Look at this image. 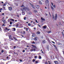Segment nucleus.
<instances>
[{"label": "nucleus", "mask_w": 64, "mask_h": 64, "mask_svg": "<svg viewBox=\"0 0 64 64\" xmlns=\"http://www.w3.org/2000/svg\"><path fill=\"white\" fill-rule=\"evenodd\" d=\"M25 10H27V11H29L30 10L28 8H22V13H23V11H25Z\"/></svg>", "instance_id": "obj_1"}, {"label": "nucleus", "mask_w": 64, "mask_h": 64, "mask_svg": "<svg viewBox=\"0 0 64 64\" xmlns=\"http://www.w3.org/2000/svg\"><path fill=\"white\" fill-rule=\"evenodd\" d=\"M32 46L34 48V51H36V49H37V47H36V46L33 45H32Z\"/></svg>", "instance_id": "obj_2"}, {"label": "nucleus", "mask_w": 64, "mask_h": 64, "mask_svg": "<svg viewBox=\"0 0 64 64\" xmlns=\"http://www.w3.org/2000/svg\"><path fill=\"white\" fill-rule=\"evenodd\" d=\"M55 20H56V19H57V14H55Z\"/></svg>", "instance_id": "obj_3"}, {"label": "nucleus", "mask_w": 64, "mask_h": 64, "mask_svg": "<svg viewBox=\"0 0 64 64\" xmlns=\"http://www.w3.org/2000/svg\"><path fill=\"white\" fill-rule=\"evenodd\" d=\"M8 9L10 11H11L12 10V7H8Z\"/></svg>", "instance_id": "obj_4"}, {"label": "nucleus", "mask_w": 64, "mask_h": 64, "mask_svg": "<svg viewBox=\"0 0 64 64\" xmlns=\"http://www.w3.org/2000/svg\"><path fill=\"white\" fill-rule=\"evenodd\" d=\"M30 4V5L31 6H32V7L34 9H35V7H34L33 5V4H31L30 3H29Z\"/></svg>", "instance_id": "obj_5"}, {"label": "nucleus", "mask_w": 64, "mask_h": 64, "mask_svg": "<svg viewBox=\"0 0 64 64\" xmlns=\"http://www.w3.org/2000/svg\"><path fill=\"white\" fill-rule=\"evenodd\" d=\"M43 28L44 29H46V28H47V26H43Z\"/></svg>", "instance_id": "obj_6"}, {"label": "nucleus", "mask_w": 64, "mask_h": 64, "mask_svg": "<svg viewBox=\"0 0 64 64\" xmlns=\"http://www.w3.org/2000/svg\"><path fill=\"white\" fill-rule=\"evenodd\" d=\"M54 62L56 64H58V61H55Z\"/></svg>", "instance_id": "obj_7"}, {"label": "nucleus", "mask_w": 64, "mask_h": 64, "mask_svg": "<svg viewBox=\"0 0 64 64\" xmlns=\"http://www.w3.org/2000/svg\"><path fill=\"white\" fill-rule=\"evenodd\" d=\"M9 38L10 39H11V40H13V39H12V37H11V35H10L9 36Z\"/></svg>", "instance_id": "obj_8"}, {"label": "nucleus", "mask_w": 64, "mask_h": 64, "mask_svg": "<svg viewBox=\"0 0 64 64\" xmlns=\"http://www.w3.org/2000/svg\"><path fill=\"white\" fill-rule=\"evenodd\" d=\"M36 8H37L38 9H39V6L38 5H37V6H36Z\"/></svg>", "instance_id": "obj_9"}, {"label": "nucleus", "mask_w": 64, "mask_h": 64, "mask_svg": "<svg viewBox=\"0 0 64 64\" xmlns=\"http://www.w3.org/2000/svg\"><path fill=\"white\" fill-rule=\"evenodd\" d=\"M37 39H38V38L37 37H35L34 38V40L35 41H36V40H37Z\"/></svg>", "instance_id": "obj_10"}, {"label": "nucleus", "mask_w": 64, "mask_h": 64, "mask_svg": "<svg viewBox=\"0 0 64 64\" xmlns=\"http://www.w3.org/2000/svg\"><path fill=\"white\" fill-rule=\"evenodd\" d=\"M42 43L44 44V43H45V40H44L42 41Z\"/></svg>", "instance_id": "obj_11"}, {"label": "nucleus", "mask_w": 64, "mask_h": 64, "mask_svg": "<svg viewBox=\"0 0 64 64\" xmlns=\"http://www.w3.org/2000/svg\"><path fill=\"white\" fill-rule=\"evenodd\" d=\"M39 3L41 5V4H42V2L41 1H40L39 2Z\"/></svg>", "instance_id": "obj_12"}, {"label": "nucleus", "mask_w": 64, "mask_h": 64, "mask_svg": "<svg viewBox=\"0 0 64 64\" xmlns=\"http://www.w3.org/2000/svg\"><path fill=\"white\" fill-rule=\"evenodd\" d=\"M32 37H34V36H35V34H32Z\"/></svg>", "instance_id": "obj_13"}, {"label": "nucleus", "mask_w": 64, "mask_h": 64, "mask_svg": "<svg viewBox=\"0 0 64 64\" xmlns=\"http://www.w3.org/2000/svg\"><path fill=\"white\" fill-rule=\"evenodd\" d=\"M41 19L42 20H43L44 21H45V20L42 18H41Z\"/></svg>", "instance_id": "obj_14"}, {"label": "nucleus", "mask_w": 64, "mask_h": 64, "mask_svg": "<svg viewBox=\"0 0 64 64\" xmlns=\"http://www.w3.org/2000/svg\"><path fill=\"white\" fill-rule=\"evenodd\" d=\"M13 38H14V39L15 40H17V38H15V37H14Z\"/></svg>", "instance_id": "obj_15"}, {"label": "nucleus", "mask_w": 64, "mask_h": 64, "mask_svg": "<svg viewBox=\"0 0 64 64\" xmlns=\"http://www.w3.org/2000/svg\"><path fill=\"white\" fill-rule=\"evenodd\" d=\"M51 8L52 10H54V8L52 7V6H51Z\"/></svg>", "instance_id": "obj_16"}, {"label": "nucleus", "mask_w": 64, "mask_h": 64, "mask_svg": "<svg viewBox=\"0 0 64 64\" xmlns=\"http://www.w3.org/2000/svg\"><path fill=\"white\" fill-rule=\"evenodd\" d=\"M28 14L29 15H31V14H32V13L31 12H29Z\"/></svg>", "instance_id": "obj_17"}, {"label": "nucleus", "mask_w": 64, "mask_h": 64, "mask_svg": "<svg viewBox=\"0 0 64 64\" xmlns=\"http://www.w3.org/2000/svg\"><path fill=\"white\" fill-rule=\"evenodd\" d=\"M36 34H40V32H37Z\"/></svg>", "instance_id": "obj_18"}, {"label": "nucleus", "mask_w": 64, "mask_h": 64, "mask_svg": "<svg viewBox=\"0 0 64 64\" xmlns=\"http://www.w3.org/2000/svg\"><path fill=\"white\" fill-rule=\"evenodd\" d=\"M48 33H51V31H49L48 32Z\"/></svg>", "instance_id": "obj_19"}, {"label": "nucleus", "mask_w": 64, "mask_h": 64, "mask_svg": "<svg viewBox=\"0 0 64 64\" xmlns=\"http://www.w3.org/2000/svg\"><path fill=\"white\" fill-rule=\"evenodd\" d=\"M28 26H31V24H30V23H28Z\"/></svg>", "instance_id": "obj_20"}, {"label": "nucleus", "mask_w": 64, "mask_h": 64, "mask_svg": "<svg viewBox=\"0 0 64 64\" xmlns=\"http://www.w3.org/2000/svg\"><path fill=\"white\" fill-rule=\"evenodd\" d=\"M52 18L53 19H54V18H55V17H54V15H52Z\"/></svg>", "instance_id": "obj_21"}, {"label": "nucleus", "mask_w": 64, "mask_h": 64, "mask_svg": "<svg viewBox=\"0 0 64 64\" xmlns=\"http://www.w3.org/2000/svg\"><path fill=\"white\" fill-rule=\"evenodd\" d=\"M11 21H12L14 22V19H11L10 20Z\"/></svg>", "instance_id": "obj_22"}, {"label": "nucleus", "mask_w": 64, "mask_h": 64, "mask_svg": "<svg viewBox=\"0 0 64 64\" xmlns=\"http://www.w3.org/2000/svg\"><path fill=\"white\" fill-rule=\"evenodd\" d=\"M6 30H10L8 29L7 28H6Z\"/></svg>", "instance_id": "obj_23"}, {"label": "nucleus", "mask_w": 64, "mask_h": 64, "mask_svg": "<svg viewBox=\"0 0 64 64\" xmlns=\"http://www.w3.org/2000/svg\"><path fill=\"white\" fill-rule=\"evenodd\" d=\"M53 45L54 46V48H56V49L57 48L56 47V46H55L54 45Z\"/></svg>", "instance_id": "obj_24"}, {"label": "nucleus", "mask_w": 64, "mask_h": 64, "mask_svg": "<svg viewBox=\"0 0 64 64\" xmlns=\"http://www.w3.org/2000/svg\"><path fill=\"white\" fill-rule=\"evenodd\" d=\"M18 25H19V24H17L16 25V26L18 27Z\"/></svg>", "instance_id": "obj_25"}, {"label": "nucleus", "mask_w": 64, "mask_h": 64, "mask_svg": "<svg viewBox=\"0 0 64 64\" xmlns=\"http://www.w3.org/2000/svg\"><path fill=\"white\" fill-rule=\"evenodd\" d=\"M30 51H34V49L33 50L32 49V50H30Z\"/></svg>", "instance_id": "obj_26"}, {"label": "nucleus", "mask_w": 64, "mask_h": 64, "mask_svg": "<svg viewBox=\"0 0 64 64\" xmlns=\"http://www.w3.org/2000/svg\"><path fill=\"white\" fill-rule=\"evenodd\" d=\"M62 35L63 36H64V34H63V32H62Z\"/></svg>", "instance_id": "obj_27"}, {"label": "nucleus", "mask_w": 64, "mask_h": 64, "mask_svg": "<svg viewBox=\"0 0 64 64\" xmlns=\"http://www.w3.org/2000/svg\"><path fill=\"white\" fill-rule=\"evenodd\" d=\"M3 22H5V20H2Z\"/></svg>", "instance_id": "obj_28"}, {"label": "nucleus", "mask_w": 64, "mask_h": 64, "mask_svg": "<svg viewBox=\"0 0 64 64\" xmlns=\"http://www.w3.org/2000/svg\"><path fill=\"white\" fill-rule=\"evenodd\" d=\"M23 34H25V31H24V32H23Z\"/></svg>", "instance_id": "obj_29"}, {"label": "nucleus", "mask_w": 64, "mask_h": 64, "mask_svg": "<svg viewBox=\"0 0 64 64\" xmlns=\"http://www.w3.org/2000/svg\"><path fill=\"white\" fill-rule=\"evenodd\" d=\"M26 17H25L24 18V20H26Z\"/></svg>", "instance_id": "obj_30"}, {"label": "nucleus", "mask_w": 64, "mask_h": 64, "mask_svg": "<svg viewBox=\"0 0 64 64\" xmlns=\"http://www.w3.org/2000/svg\"><path fill=\"white\" fill-rule=\"evenodd\" d=\"M39 59H41V57L40 56H39Z\"/></svg>", "instance_id": "obj_31"}, {"label": "nucleus", "mask_w": 64, "mask_h": 64, "mask_svg": "<svg viewBox=\"0 0 64 64\" xmlns=\"http://www.w3.org/2000/svg\"><path fill=\"white\" fill-rule=\"evenodd\" d=\"M15 4L16 5V6H18V4H17L15 3Z\"/></svg>", "instance_id": "obj_32"}, {"label": "nucleus", "mask_w": 64, "mask_h": 64, "mask_svg": "<svg viewBox=\"0 0 64 64\" xmlns=\"http://www.w3.org/2000/svg\"><path fill=\"white\" fill-rule=\"evenodd\" d=\"M46 0V2L48 3V2H49L48 1V0Z\"/></svg>", "instance_id": "obj_33"}, {"label": "nucleus", "mask_w": 64, "mask_h": 64, "mask_svg": "<svg viewBox=\"0 0 64 64\" xmlns=\"http://www.w3.org/2000/svg\"><path fill=\"white\" fill-rule=\"evenodd\" d=\"M36 23H38V22H37V20H36Z\"/></svg>", "instance_id": "obj_34"}, {"label": "nucleus", "mask_w": 64, "mask_h": 64, "mask_svg": "<svg viewBox=\"0 0 64 64\" xmlns=\"http://www.w3.org/2000/svg\"><path fill=\"white\" fill-rule=\"evenodd\" d=\"M14 31H15V30H16V29L15 28H14Z\"/></svg>", "instance_id": "obj_35"}, {"label": "nucleus", "mask_w": 64, "mask_h": 64, "mask_svg": "<svg viewBox=\"0 0 64 64\" xmlns=\"http://www.w3.org/2000/svg\"><path fill=\"white\" fill-rule=\"evenodd\" d=\"M12 22H10V25H11V24H12Z\"/></svg>", "instance_id": "obj_36"}, {"label": "nucleus", "mask_w": 64, "mask_h": 64, "mask_svg": "<svg viewBox=\"0 0 64 64\" xmlns=\"http://www.w3.org/2000/svg\"><path fill=\"white\" fill-rule=\"evenodd\" d=\"M36 63H38V61H36V62H35Z\"/></svg>", "instance_id": "obj_37"}, {"label": "nucleus", "mask_w": 64, "mask_h": 64, "mask_svg": "<svg viewBox=\"0 0 64 64\" xmlns=\"http://www.w3.org/2000/svg\"><path fill=\"white\" fill-rule=\"evenodd\" d=\"M34 58H37V56H35L34 57Z\"/></svg>", "instance_id": "obj_38"}, {"label": "nucleus", "mask_w": 64, "mask_h": 64, "mask_svg": "<svg viewBox=\"0 0 64 64\" xmlns=\"http://www.w3.org/2000/svg\"><path fill=\"white\" fill-rule=\"evenodd\" d=\"M35 59H33V62H35Z\"/></svg>", "instance_id": "obj_39"}, {"label": "nucleus", "mask_w": 64, "mask_h": 64, "mask_svg": "<svg viewBox=\"0 0 64 64\" xmlns=\"http://www.w3.org/2000/svg\"><path fill=\"white\" fill-rule=\"evenodd\" d=\"M34 11L35 12H37V10H34Z\"/></svg>", "instance_id": "obj_40"}, {"label": "nucleus", "mask_w": 64, "mask_h": 64, "mask_svg": "<svg viewBox=\"0 0 64 64\" xmlns=\"http://www.w3.org/2000/svg\"><path fill=\"white\" fill-rule=\"evenodd\" d=\"M52 43H54V44H55V42H54L53 41H52Z\"/></svg>", "instance_id": "obj_41"}, {"label": "nucleus", "mask_w": 64, "mask_h": 64, "mask_svg": "<svg viewBox=\"0 0 64 64\" xmlns=\"http://www.w3.org/2000/svg\"><path fill=\"white\" fill-rule=\"evenodd\" d=\"M23 52H25V50H22Z\"/></svg>", "instance_id": "obj_42"}, {"label": "nucleus", "mask_w": 64, "mask_h": 64, "mask_svg": "<svg viewBox=\"0 0 64 64\" xmlns=\"http://www.w3.org/2000/svg\"><path fill=\"white\" fill-rule=\"evenodd\" d=\"M20 62H22V60H20Z\"/></svg>", "instance_id": "obj_43"}, {"label": "nucleus", "mask_w": 64, "mask_h": 64, "mask_svg": "<svg viewBox=\"0 0 64 64\" xmlns=\"http://www.w3.org/2000/svg\"><path fill=\"white\" fill-rule=\"evenodd\" d=\"M53 7H54V8H55V5H54L53 6Z\"/></svg>", "instance_id": "obj_44"}, {"label": "nucleus", "mask_w": 64, "mask_h": 64, "mask_svg": "<svg viewBox=\"0 0 64 64\" xmlns=\"http://www.w3.org/2000/svg\"><path fill=\"white\" fill-rule=\"evenodd\" d=\"M2 26H5L4 24H3L2 25Z\"/></svg>", "instance_id": "obj_45"}, {"label": "nucleus", "mask_w": 64, "mask_h": 64, "mask_svg": "<svg viewBox=\"0 0 64 64\" xmlns=\"http://www.w3.org/2000/svg\"><path fill=\"white\" fill-rule=\"evenodd\" d=\"M10 21V19H8V22H9Z\"/></svg>", "instance_id": "obj_46"}, {"label": "nucleus", "mask_w": 64, "mask_h": 64, "mask_svg": "<svg viewBox=\"0 0 64 64\" xmlns=\"http://www.w3.org/2000/svg\"><path fill=\"white\" fill-rule=\"evenodd\" d=\"M49 14L50 15V16H51V14H50V12H49Z\"/></svg>", "instance_id": "obj_47"}, {"label": "nucleus", "mask_w": 64, "mask_h": 64, "mask_svg": "<svg viewBox=\"0 0 64 64\" xmlns=\"http://www.w3.org/2000/svg\"><path fill=\"white\" fill-rule=\"evenodd\" d=\"M38 26H39V27H41V26H40V25H39V24H38Z\"/></svg>", "instance_id": "obj_48"}, {"label": "nucleus", "mask_w": 64, "mask_h": 64, "mask_svg": "<svg viewBox=\"0 0 64 64\" xmlns=\"http://www.w3.org/2000/svg\"><path fill=\"white\" fill-rule=\"evenodd\" d=\"M4 15V13H2V15Z\"/></svg>", "instance_id": "obj_49"}, {"label": "nucleus", "mask_w": 64, "mask_h": 64, "mask_svg": "<svg viewBox=\"0 0 64 64\" xmlns=\"http://www.w3.org/2000/svg\"><path fill=\"white\" fill-rule=\"evenodd\" d=\"M17 17H19V15H17Z\"/></svg>", "instance_id": "obj_50"}, {"label": "nucleus", "mask_w": 64, "mask_h": 64, "mask_svg": "<svg viewBox=\"0 0 64 64\" xmlns=\"http://www.w3.org/2000/svg\"><path fill=\"white\" fill-rule=\"evenodd\" d=\"M3 52H4V51H3V50H2V53H3Z\"/></svg>", "instance_id": "obj_51"}, {"label": "nucleus", "mask_w": 64, "mask_h": 64, "mask_svg": "<svg viewBox=\"0 0 64 64\" xmlns=\"http://www.w3.org/2000/svg\"><path fill=\"white\" fill-rule=\"evenodd\" d=\"M6 5L5 4H4L3 6H6Z\"/></svg>", "instance_id": "obj_52"}, {"label": "nucleus", "mask_w": 64, "mask_h": 64, "mask_svg": "<svg viewBox=\"0 0 64 64\" xmlns=\"http://www.w3.org/2000/svg\"><path fill=\"white\" fill-rule=\"evenodd\" d=\"M52 4V6H53V3H52V2L51 3Z\"/></svg>", "instance_id": "obj_53"}, {"label": "nucleus", "mask_w": 64, "mask_h": 64, "mask_svg": "<svg viewBox=\"0 0 64 64\" xmlns=\"http://www.w3.org/2000/svg\"><path fill=\"white\" fill-rule=\"evenodd\" d=\"M45 14H46V15L47 16V14L46 13Z\"/></svg>", "instance_id": "obj_54"}, {"label": "nucleus", "mask_w": 64, "mask_h": 64, "mask_svg": "<svg viewBox=\"0 0 64 64\" xmlns=\"http://www.w3.org/2000/svg\"><path fill=\"white\" fill-rule=\"evenodd\" d=\"M16 48V46H14V48Z\"/></svg>", "instance_id": "obj_55"}, {"label": "nucleus", "mask_w": 64, "mask_h": 64, "mask_svg": "<svg viewBox=\"0 0 64 64\" xmlns=\"http://www.w3.org/2000/svg\"><path fill=\"white\" fill-rule=\"evenodd\" d=\"M58 45H60V43H58Z\"/></svg>", "instance_id": "obj_56"}, {"label": "nucleus", "mask_w": 64, "mask_h": 64, "mask_svg": "<svg viewBox=\"0 0 64 64\" xmlns=\"http://www.w3.org/2000/svg\"><path fill=\"white\" fill-rule=\"evenodd\" d=\"M32 44H34L35 42H34V43L32 42Z\"/></svg>", "instance_id": "obj_57"}, {"label": "nucleus", "mask_w": 64, "mask_h": 64, "mask_svg": "<svg viewBox=\"0 0 64 64\" xmlns=\"http://www.w3.org/2000/svg\"><path fill=\"white\" fill-rule=\"evenodd\" d=\"M45 64H48V63H47V62H46Z\"/></svg>", "instance_id": "obj_58"}, {"label": "nucleus", "mask_w": 64, "mask_h": 64, "mask_svg": "<svg viewBox=\"0 0 64 64\" xmlns=\"http://www.w3.org/2000/svg\"><path fill=\"white\" fill-rule=\"evenodd\" d=\"M9 58V57L7 56V57L6 58L7 59H8Z\"/></svg>", "instance_id": "obj_59"}, {"label": "nucleus", "mask_w": 64, "mask_h": 64, "mask_svg": "<svg viewBox=\"0 0 64 64\" xmlns=\"http://www.w3.org/2000/svg\"><path fill=\"white\" fill-rule=\"evenodd\" d=\"M0 10H3V9H2V8H1Z\"/></svg>", "instance_id": "obj_60"}, {"label": "nucleus", "mask_w": 64, "mask_h": 64, "mask_svg": "<svg viewBox=\"0 0 64 64\" xmlns=\"http://www.w3.org/2000/svg\"><path fill=\"white\" fill-rule=\"evenodd\" d=\"M25 14H24H24H22V15H25Z\"/></svg>", "instance_id": "obj_61"}, {"label": "nucleus", "mask_w": 64, "mask_h": 64, "mask_svg": "<svg viewBox=\"0 0 64 64\" xmlns=\"http://www.w3.org/2000/svg\"><path fill=\"white\" fill-rule=\"evenodd\" d=\"M42 53H43V54H44V53L43 52V51H42Z\"/></svg>", "instance_id": "obj_62"}, {"label": "nucleus", "mask_w": 64, "mask_h": 64, "mask_svg": "<svg viewBox=\"0 0 64 64\" xmlns=\"http://www.w3.org/2000/svg\"><path fill=\"white\" fill-rule=\"evenodd\" d=\"M2 3H3V2H2Z\"/></svg>", "instance_id": "obj_63"}, {"label": "nucleus", "mask_w": 64, "mask_h": 64, "mask_svg": "<svg viewBox=\"0 0 64 64\" xmlns=\"http://www.w3.org/2000/svg\"><path fill=\"white\" fill-rule=\"evenodd\" d=\"M34 29H36V28H34Z\"/></svg>", "instance_id": "obj_64"}]
</instances>
